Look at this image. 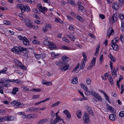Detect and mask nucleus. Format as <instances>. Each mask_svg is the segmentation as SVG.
Returning <instances> with one entry per match:
<instances>
[{
    "label": "nucleus",
    "mask_w": 124,
    "mask_h": 124,
    "mask_svg": "<svg viewBox=\"0 0 124 124\" xmlns=\"http://www.w3.org/2000/svg\"><path fill=\"white\" fill-rule=\"evenodd\" d=\"M11 50L14 53L18 54H20L21 52L24 53H26L27 52L26 49L21 46L14 48L11 49Z\"/></svg>",
    "instance_id": "nucleus-1"
},
{
    "label": "nucleus",
    "mask_w": 124,
    "mask_h": 124,
    "mask_svg": "<svg viewBox=\"0 0 124 124\" xmlns=\"http://www.w3.org/2000/svg\"><path fill=\"white\" fill-rule=\"evenodd\" d=\"M17 7L18 8L20 9L22 13H24L26 12H29L30 11V8L28 6H25L23 4H18Z\"/></svg>",
    "instance_id": "nucleus-2"
},
{
    "label": "nucleus",
    "mask_w": 124,
    "mask_h": 124,
    "mask_svg": "<svg viewBox=\"0 0 124 124\" xmlns=\"http://www.w3.org/2000/svg\"><path fill=\"white\" fill-rule=\"evenodd\" d=\"M14 62L17 65L20 67L21 69L23 70L26 69V67L23 65L21 62L17 60H15Z\"/></svg>",
    "instance_id": "nucleus-3"
},
{
    "label": "nucleus",
    "mask_w": 124,
    "mask_h": 124,
    "mask_svg": "<svg viewBox=\"0 0 124 124\" xmlns=\"http://www.w3.org/2000/svg\"><path fill=\"white\" fill-rule=\"evenodd\" d=\"M91 95L95 97V98L97 99L100 101H102V99L101 96L97 93L95 92H93L91 93Z\"/></svg>",
    "instance_id": "nucleus-4"
},
{
    "label": "nucleus",
    "mask_w": 124,
    "mask_h": 124,
    "mask_svg": "<svg viewBox=\"0 0 124 124\" xmlns=\"http://www.w3.org/2000/svg\"><path fill=\"white\" fill-rule=\"evenodd\" d=\"M37 6L39 8V9L40 11L45 14V12L47 11V9L46 8L42 7L41 4L39 3L37 4Z\"/></svg>",
    "instance_id": "nucleus-5"
},
{
    "label": "nucleus",
    "mask_w": 124,
    "mask_h": 124,
    "mask_svg": "<svg viewBox=\"0 0 124 124\" xmlns=\"http://www.w3.org/2000/svg\"><path fill=\"white\" fill-rule=\"evenodd\" d=\"M96 61V58L93 57L91 61L90 64L87 68L88 70H90L92 68L93 66L95 65Z\"/></svg>",
    "instance_id": "nucleus-6"
},
{
    "label": "nucleus",
    "mask_w": 124,
    "mask_h": 124,
    "mask_svg": "<svg viewBox=\"0 0 124 124\" xmlns=\"http://www.w3.org/2000/svg\"><path fill=\"white\" fill-rule=\"evenodd\" d=\"M84 122L85 123H88L89 120V115L85 113L84 114V116L83 117Z\"/></svg>",
    "instance_id": "nucleus-7"
},
{
    "label": "nucleus",
    "mask_w": 124,
    "mask_h": 124,
    "mask_svg": "<svg viewBox=\"0 0 124 124\" xmlns=\"http://www.w3.org/2000/svg\"><path fill=\"white\" fill-rule=\"evenodd\" d=\"M117 17L116 15L115 14H114L110 19H109V22L111 24H112L115 22V20H116Z\"/></svg>",
    "instance_id": "nucleus-8"
},
{
    "label": "nucleus",
    "mask_w": 124,
    "mask_h": 124,
    "mask_svg": "<svg viewBox=\"0 0 124 124\" xmlns=\"http://www.w3.org/2000/svg\"><path fill=\"white\" fill-rule=\"evenodd\" d=\"M114 30L112 28H110L108 29L107 31V35L108 36H110L113 34Z\"/></svg>",
    "instance_id": "nucleus-9"
},
{
    "label": "nucleus",
    "mask_w": 124,
    "mask_h": 124,
    "mask_svg": "<svg viewBox=\"0 0 124 124\" xmlns=\"http://www.w3.org/2000/svg\"><path fill=\"white\" fill-rule=\"evenodd\" d=\"M107 107L108 109L112 113H116V110L112 106L109 105L107 104Z\"/></svg>",
    "instance_id": "nucleus-10"
},
{
    "label": "nucleus",
    "mask_w": 124,
    "mask_h": 124,
    "mask_svg": "<svg viewBox=\"0 0 124 124\" xmlns=\"http://www.w3.org/2000/svg\"><path fill=\"white\" fill-rule=\"evenodd\" d=\"M24 38V39L23 40V43L25 46H28L30 44L29 41L26 37H25Z\"/></svg>",
    "instance_id": "nucleus-11"
},
{
    "label": "nucleus",
    "mask_w": 124,
    "mask_h": 124,
    "mask_svg": "<svg viewBox=\"0 0 124 124\" xmlns=\"http://www.w3.org/2000/svg\"><path fill=\"white\" fill-rule=\"evenodd\" d=\"M66 35L68 37L70 38L71 41H74L76 39L75 37L73 36L70 34H67Z\"/></svg>",
    "instance_id": "nucleus-12"
},
{
    "label": "nucleus",
    "mask_w": 124,
    "mask_h": 124,
    "mask_svg": "<svg viewBox=\"0 0 124 124\" xmlns=\"http://www.w3.org/2000/svg\"><path fill=\"white\" fill-rule=\"evenodd\" d=\"M54 124H56L57 123L59 122L62 120L63 121V119L59 116L56 117V118L54 119Z\"/></svg>",
    "instance_id": "nucleus-13"
},
{
    "label": "nucleus",
    "mask_w": 124,
    "mask_h": 124,
    "mask_svg": "<svg viewBox=\"0 0 124 124\" xmlns=\"http://www.w3.org/2000/svg\"><path fill=\"white\" fill-rule=\"evenodd\" d=\"M112 8L114 9L117 10L119 8V4L116 2L113 3L112 5Z\"/></svg>",
    "instance_id": "nucleus-14"
},
{
    "label": "nucleus",
    "mask_w": 124,
    "mask_h": 124,
    "mask_svg": "<svg viewBox=\"0 0 124 124\" xmlns=\"http://www.w3.org/2000/svg\"><path fill=\"white\" fill-rule=\"evenodd\" d=\"M15 117L14 116H5V118L6 119V121L14 120Z\"/></svg>",
    "instance_id": "nucleus-15"
},
{
    "label": "nucleus",
    "mask_w": 124,
    "mask_h": 124,
    "mask_svg": "<svg viewBox=\"0 0 124 124\" xmlns=\"http://www.w3.org/2000/svg\"><path fill=\"white\" fill-rule=\"evenodd\" d=\"M47 121V119H43L39 120L37 123V124H43L46 122Z\"/></svg>",
    "instance_id": "nucleus-16"
},
{
    "label": "nucleus",
    "mask_w": 124,
    "mask_h": 124,
    "mask_svg": "<svg viewBox=\"0 0 124 124\" xmlns=\"http://www.w3.org/2000/svg\"><path fill=\"white\" fill-rule=\"evenodd\" d=\"M78 9L82 13L85 12V10L83 7L81 5H79L78 6Z\"/></svg>",
    "instance_id": "nucleus-17"
},
{
    "label": "nucleus",
    "mask_w": 124,
    "mask_h": 124,
    "mask_svg": "<svg viewBox=\"0 0 124 124\" xmlns=\"http://www.w3.org/2000/svg\"><path fill=\"white\" fill-rule=\"evenodd\" d=\"M108 79L110 84L111 85L114 84L113 78L111 75H109L108 76Z\"/></svg>",
    "instance_id": "nucleus-18"
},
{
    "label": "nucleus",
    "mask_w": 124,
    "mask_h": 124,
    "mask_svg": "<svg viewBox=\"0 0 124 124\" xmlns=\"http://www.w3.org/2000/svg\"><path fill=\"white\" fill-rule=\"evenodd\" d=\"M116 115L114 114H110L109 115V118L111 120L113 121L115 120Z\"/></svg>",
    "instance_id": "nucleus-19"
},
{
    "label": "nucleus",
    "mask_w": 124,
    "mask_h": 124,
    "mask_svg": "<svg viewBox=\"0 0 124 124\" xmlns=\"http://www.w3.org/2000/svg\"><path fill=\"white\" fill-rule=\"evenodd\" d=\"M86 108L90 114L91 116H93V113L91 108L90 107L87 106L86 107Z\"/></svg>",
    "instance_id": "nucleus-20"
},
{
    "label": "nucleus",
    "mask_w": 124,
    "mask_h": 124,
    "mask_svg": "<svg viewBox=\"0 0 124 124\" xmlns=\"http://www.w3.org/2000/svg\"><path fill=\"white\" fill-rule=\"evenodd\" d=\"M68 3L70 4L73 6H75L76 5L75 2L74 0H68L67 3Z\"/></svg>",
    "instance_id": "nucleus-21"
},
{
    "label": "nucleus",
    "mask_w": 124,
    "mask_h": 124,
    "mask_svg": "<svg viewBox=\"0 0 124 124\" xmlns=\"http://www.w3.org/2000/svg\"><path fill=\"white\" fill-rule=\"evenodd\" d=\"M108 57L113 62H115V61L116 59L115 58L113 57V55L110 53L109 54Z\"/></svg>",
    "instance_id": "nucleus-22"
},
{
    "label": "nucleus",
    "mask_w": 124,
    "mask_h": 124,
    "mask_svg": "<svg viewBox=\"0 0 124 124\" xmlns=\"http://www.w3.org/2000/svg\"><path fill=\"white\" fill-rule=\"evenodd\" d=\"M111 46L114 50H117L119 49V48L118 45L116 44H111Z\"/></svg>",
    "instance_id": "nucleus-23"
},
{
    "label": "nucleus",
    "mask_w": 124,
    "mask_h": 124,
    "mask_svg": "<svg viewBox=\"0 0 124 124\" xmlns=\"http://www.w3.org/2000/svg\"><path fill=\"white\" fill-rule=\"evenodd\" d=\"M78 79L77 77H74L73 78L72 80V82L73 84H76L78 83Z\"/></svg>",
    "instance_id": "nucleus-24"
},
{
    "label": "nucleus",
    "mask_w": 124,
    "mask_h": 124,
    "mask_svg": "<svg viewBox=\"0 0 124 124\" xmlns=\"http://www.w3.org/2000/svg\"><path fill=\"white\" fill-rule=\"evenodd\" d=\"M85 62L84 61H82L81 62L80 66V69H83L85 67Z\"/></svg>",
    "instance_id": "nucleus-25"
},
{
    "label": "nucleus",
    "mask_w": 124,
    "mask_h": 124,
    "mask_svg": "<svg viewBox=\"0 0 124 124\" xmlns=\"http://www.w3.org/2000/svg\"><path fill=\"white\" fill-rule=\"evenodd\" d=\"M55 21L56 23H59L61 24H63V21L59 18H55Z\"/></svg>",
    "instance_id": "nucleus-26"
},
{
    "label": "nucleus",
    "mask_w": 124,
    "mask_h": 124,
    "mask_svg": "<svg viewBox=\"0 0 124 124\" xmlns=\"http://www.w3.org/2000/svg\"><path fill=\"white\" fill-rule=\"evenodd\" d=\"M62 60L63 61L62 62H64V61L65 62L67 61L68 60H69V58L65 56H64L62 57Z\"/></svg>",
    "instance_id": "nucleus-27"
},
{
    "label": "nucleus",
    "mask_w": 124,
    "mask_h": 124,
    "mask_svg": "<svg viewBox=\"0 0 124 124\" xmlns=\"http://www.w3.org/2000/svg\"><path fill=\"white\" fill-rule=\"evenodd\" d=\"M18 91V89L17 88L15 87L13 89L12 93L13 94H16L17 92Z\"/></svg>",
    "instance_id": "nucleus-28"
},
{
    "label": "nucleus",
    "mask_w": 124,
    "mask_h": 124,
    "mask_svg": "<svg viewBox=\"0 0 124 124\" xmlns=\"http://www.w3.org/2000/svg\"><path fill=\"white\" fill-rule=\"evenodd\" d=\"M1 81H2V82H3V84L4 83H9V80L8 78H2L1 79Z\"/></svg>",
    "instance_id": "nucleus-29"
},
{
    "label": "nucleus",
    "mask_w": 124,
    "mask_h": 124,
    "mask_svg": "<svg viewBox=\"0 0 124 124\" xmlns=\"http://www.w3.org/2000/svg\"><path fill=\"white\" fill-rule=\"evenodd\" d=\"M65 62L60 61L56 62L55 63L56 65L59 66L62 65Z\"/></svg>",
    "instance_id": "nucleus-30"
},
{
    "label": "nucleus",
    "mask_w": 124,
    "mask_h": 124,
    "mask_svg": "<svg viewBox=\"0 0 124 124\" xmlns=\"http://www.w3.org/2000/svg\"><path fill=\"white\" fill-rule=\"evenodd\" d=\"M111 72L112 75L113 77H117V75L116 70H112Z\"/></svg>",
    "instance_id": "nucleus-31"
},
{
    "label": "nucleus",
    "mask_w": 124,
    "mask_h": 124,
    "mask_svg": "<svg viewBox=\"0 0 124 124\" xmlns=\"http://www.w3.org/2000/svg\"><path fill=\"white\" fill-rule=\"evenodd\" d=\"M70 67L69 64H66L63 67L62 69L63 70H67L69 69Z\"/></svg>",
    "instance_id": "nucleus-32"
},
{
    "label": "nucleus",
    "mask_w": 124,
    "mask_h": 124,
    "mask_svg": "<svg viewBox=\"0 0 124 124\" xmlns=\"http://www.w3.org/2000/svg\"><path fill=\"white\" fill-rule=\"evenodd\" d=\"M77 19L81 22H83V19L80 16L78 15H77L76 16Z\"/></svg>",
    "instance_id": "nucleus-33"
},
{
    "label": "nucleus",
    "mask_w": 124,
    "mask_h": 124,
    "mask_svg": "<svg viewBox=\"0 0 124 124\" xmlns=\"http://www.w3.org/2000/svg\"><path fill=\"white\" fill-rule=\"evenodd\" d=\"M82 56L84 58V60L86 62L87 60L86 56L85 53L84 52H83L82 53Z\"/></svg>",
    "instance_id": "nucleus-34"
},
{
    "label": "nucleus",
    "mask_w": 124,
    "mask_h": 124,
    "mask_svg": "<svg viewBox=\"0 0 124 124\" xmlns=\"http://www.w3.org/2000/svg\"><path fill=\"white\" fill-rule=\"evenodd\" d=\"M92 92H93V91H88V90H87L85 92V95L88 96L90 95L91 94V93H92Z\"/></svg>",
    "instance_id": "nucleus-35"
},
{
    "label": "nucleus",
    "mask_w": 124,
    "mask_h": 124,
    "mask_svg": "<svg viewBox=\"0 0 124 124\" xmlns=\"http://www.w3.org/2000/svg\"><path fill=\"white\" fill-rule=\"evenodd\" d=\"M31 91H34L36 92H40L41 91V90L39 88H33L32 90H31Z\"/></svg>",
    "instance_id": "nucleus-36"
},
{
    "label": "nucleus",
    "mask_w": 124,
    "mask_h": 124,
    "mask_svg": "<svg viewBox=\"0 0 124 124\" xmlns=\"http://www.w3.org/2000/svg\"><path fill=\"white\" fill-rule=\"evenodd\" d=\"M120 29L122 31L124 32V23H121Z\"/></svg>",
    "instance_id": "nucleus-37"
},
{
    "label": "nucleus",
    "mask_w": 124,
    "mask_h": 124,
    "mask_svg": "<svg viewBox=\"0 0 124 124\" xmlns=\"http://www.w3.org/2000/svg\"><path fill=\"white\" fill-rule=\"evenodd\" d=\"M81 87L85 91H86L88 89V87L86 85H85L84 84L81 85Z\"/></svg>",
    "instance_id": "nucleus-38"
},
{
    "label": "nucleus",
    "mask_w": 124,
    "mask_h": 124,
    "mask_svg": "<svg viewBox=\"0 0 124 124\" xmlns=\"http://www.w3.org/2000/svg\"><path fill=\"white\" fill-rule=\"evenodd\" d=\"M100 48L99 46H98L96 48V50L95 51V56H97V54H98Z\"/></svg>",
    "instance_id": "nucleus-39"
},
{
    "label": "nucleus",
    "mask_w": 124,
    "mask_h": 124,
    "mask_svg": "<svg viewBox=\"0 0 124 124\" xmlns=\"http://www.w3.org/2000/svg\"><path fill=\"white\" fill-rule=\"evenodd\" d=\"M81 111H78L76 112L77 116L78 118H81Z\"/></svg>",
    "instance_id": "nucleus-40"
},
{
    "label": "nucleus",
    "mask_w": 124,
    "mask_h": 124,
    "mask_svg": "<svg viewBox=\"0 0 124 124\" xmlns=\"http://www.w3.org/2000/svg\"><path fill=\"white\" fill-rule=\"evenodd\" d=\"M43 44L45 45H49L50 43V42L47 40H45L43 42Z\"/></svg>",
    "instance_id": "nucleus-41"
},
{
    "label": "nucleus",
    "mask_w": 124,
    "mask_h": 124,
    "mask_svg": "<svg viewBox=\"0 0 124 124\" xmlns=\"http://www.w3.org/2000/svg\"><path fill=\"white\" fill-rule=\"evenodd\" d=\"M104 96L106 100L108 101L109 103H110V102L109 100V98L107 95L106 94L104 95Z\"/></svg>",
    "instance_id": "nucleus-42"
},
{
    "label": "nucleus",
    "mask_w": 124,
    "mask_h": 124,
    "mask_svg": "<svg viewBox=\"0 0 124 124\" xmlns=\"http://www.w3.org/2000/svg\"><path fill=\"white\" fill-rule=\"evenodd\" d=\"M60 103V101H58L56 103H55L54 104H53L51 106V107H55L56 106H57Z\"/></svg>",
    "instance_id": "nucleus-43"
},
{
    "label": "nucleus",
    "mask_w": 124,
    "mask_h": 124,
    "mask_svg": "<svg viewBox=\"0 0 124 124\" xmlns=\"http://www.w3.org/2000/svg\"><path fill=\"white\" fill-rule=\"evenodd\" d=\"M103 55L102 54L101 55L100 58V62L101 64L102 63V62L103 60Z\"/></svg>",
    "instance_id": "nucleus-44"
},
{
    "label": "nucleus",
    "mask_w": 124,
    "mask_h": 124,
    "mask_svg": "<svg viewBox=\"0 0 124 124\" xmlns=\"http://www.w3.org/2000/svg\"><path fill=\"white\" fill-rule=\"evenodd\" d=\"M3 84L1 85L2 87H8L10 86V84L9 83H6Z\"/></svg>",
    "instance_id": "nucleus-45"
},
{
    "label": "nucleus",
    "mask_w": 124,
    "mask_h": 124,
    "mask_svg": "<svg viewBox=\"0 0 124 124\" xmlns=\"http://www.w3.org/2000/svg\"><path fill=\"white\" fill-rule=\"evenodd\" d=\"M25 36L24 37H23L22 35H18V38L20 40H23L24 39V38H25Z\"/></svg>",
    "instance_id": "nucleus-46"
},
{
    "label": "nucleus",
    "mask_w": 124,
    "mask_h": 124,
    "mask_svg": "<svg viewBox=\"0 0 124 124\" xmlns=\"http://www.w3.org/2000/svg\"><path fill=\"white\" fill-rule=\"evenodd\" d=\"M31 23V21L30 20H28V21H27L26 22L25 24L27 26L29 27Z\"/></svg>",
    "instance_id": "nucleus-47"
},
{
    "label": "nucleus",
    "mask_w": 124,
    "mask_h": 124,
    "mask_svg": "<svg viewBox=\"0 0 124 124\" xmlns=\"http://www.w3.org/2000/svg\"><path fill=\"white\" fill-rule=\"evenodd\" d=\"M32 43L35 44H40V42L38 41L35 40H33L32 41Z\"/></svg>",
    "instance_id": "nucleus-48"
},
{
    "label": "nucleus",
    "mask_w": 124,
    "mask_h": 124,
    "mask_svg": "<svg viewBox=\"0 0 124 124\" xmlns=\"http://www.w3.org/2000/svg\"><path fill=\"white\" fill-rule=\"evenodd\" d=\"M40 95H33L32 96V99H37L39 97Z\"/></svg>",
    "instance_id": "nucleus-49"
},
{
    "label": "nucleus",
    "mask_w": 124,
    "mask_h": 124,
    "mask_svg": "<svg viewBox=\"0 0 124 124\" xmlns=\"http://www.w3.org/2000/svg\"><path fill=\"white\" fill-rule=\"evenodd\" d=\"M50 54L51 56L53 57H55L57 55V54L54 52L51 53Z\"/></svg>",
    "instance_id": "nucleus-50"
},
{
    "label": "nucleus",
    "mask_w": 124,
    "mask_h": 124,
    "mask_svg": "<svg viewBox=\"0 0 124 124\" xmlns=\"http://www.w3.org/2000/svg\"><path fill=\"white\" fill-rule=\"evenodd\" d=\"M120 116L122 117L124 116V111H121L119 114Z\"/></svg>",
    "instance_id": "nucleus-51"
},
{
    "label": "nucleus",
    "mask_w": 124,
    "mask_h": 124,
    "mask_svg": "<svg viewBox=\"0 0 124 124\" xmlns=\"http://www.w3.org/2000/svg\"><path fill=\"white\" fill-rule=\"evenodd\" d=\"M31 116L30 114L27 115H24V116H23V118H30V116Z\"/></svg>",
    "instance_id": "nucleus-52"
},
{
    "label": "nucleus",
    "mask_w": 124,
    "mask_h": 124,
    "mask_svg": "<svg viewBox=\"0 0 124 124\" xmlns=\"http://www.w3.org/2000/svg\"><path fill=\"white\" fill-rule=\"evenodd\" d=\"M120 17L121 20L123 21V22L124 21V15L123 14H120Z\"/></svg>",
    "instance_id": "nucleus-53"
},
{
    "label": "nucleus",
    "mask_w": 124,
    "mask_h": 124,
    "mask_svg": "<svg viewBox=\"0 0 124 124\" xmlns=\"http://www.w3.org/2000/svg\"><path fill=\"white\" fill-rule=\"evenodd\" d=\"M120 39L121 42L124 43V36L122 35H121Z\"/></svg>",
    "instance_id": "nucleus-54"
},
{
    "label": "nucleus",
    "mask_w": 124,
    "mask_h": 124,
    "mask_svg": "<svg viewBox=\"0 0 124 124\" xmlns=\"http://www.w3.org/2000/svg\"><path fill=\"white\" fill-rule=\"evenodd\" d=\"M66 115L67 117L68 118V119H67V120L68 121H69V120L70 118L71 117V115L70 114V112H69V113H68V114H67V115Z\"/></svg>",
    "instance_id": "nucleus-55"
},
{
    "label": "nucleus",
    "mask_w": 124,
    "mask_h": 124,
    "mask_svg": "<svg viewBox=\"0 0 124 124\" xmlns=\"http://www.w3.org/2000/svg\"><path fill=\"white\" fill-rule=\"evenodd\" d=\"M86 81L88 85L90 84L91 82V80L89 78L86 79Z\"/></svg>",
    "instance_id": "nucleus-56"
},
{
    "label": "nucleus",
    "mask_w": 124,
    "mask_h": 124,
    "mask_svg": "<svg viewBox=\"0 0 124 124\" xmlns=\"http://www.w3.org/2000/svg\"><path fill=\"white\" fill-rule=\"evenodd\" d=\"M71 31H73L74 29L73 25H70L68 28Z\"/></svg>",
    "instance_id": "nucleus-57"
},
{
    "label": "nucleus",
    "mask_w": 124,
    "mask_h": 124,
    "mask_svg": "<svg viewBox=\"0 0 124 124\" xmlns=\"http://www.w3.org/2000/svg\"><path fill=\"white\" fill-rule=\"evenodd\" d=\"M20 103H20V102H18L17 103H16V104H15V105L14 106V107L16 108H17L19 107Z\"/></svg>",
    "instance_id": "nucleus-58"
},
{
    "label": "nucleus",
    "mask_w": 124,
    "mask_h": 124,
    "mask_svg": "<svg viewBox=\"0 0 124 124\" xmlns=\"http://www.w3.org/2000/svg\"><path fill=\"white\" fill-rule=\"evenodd\" d=\"M41 58L43 59L45 58L46 56V54L45 53H43L40 54Z\"/></svg>",
    "instance_id": "nucleus-59"
},
{
    "label": "nucleus",
    "mask_w": 124,
    "mask_h": 124,
    "mask_svg": "<svg viewBox=\"0 0 124 124\" xmlns=\"http://www.w3.org/2000/svg\"><path fill=\"white\" fill-rule=\"evenodd\" d=\"M118 2L120 5L122 6L124 3V0H118Z\"/></svg>",
    "instance_id": "nucleus-60"
},
{
    "label": "nucleus",
    "mask_w": 124,
    "mask_h": 124,
    "mask_svg": "<svg viewBox=\"0 0 124 124\" xmlns=\"http://www.w3.org/2000/svg\"><path fill=\"white\" fill-rule=\"evenodd\" d=\"M62 48L63 49L65 50H69L70 49V48L69 47L64 46H62Z\"/></svg>",
    "instance_id": "nucleus-61"
},
{
    "label": "nucleus",
    "mask_w": 124,
    "mask_h": 124,
    "mask_svg": "<svg viewBox=\"0 0 124 124\" xmlns=\"http://www.w3.org/2000/svg\"><path fill=\"white\" fill-rule=\"evenodd\" d=\"M50 114L51 116L53 117H54V116H55V114L53 110H52L51 111V112L50 113Z\"/></svg>",
    "instance_id": "nucleus-62"
},
{
    "label": "nucleus",
    "mask_w": 124,
    "mask_h": 124,
    "mask_svg": "<svg viewBox=\"0 0 124 124\" xmlns=\"http://www.w3.org/2000/svg\"><path fill=\"white\" fill-rule=\"evenodd\" d=\"M62 40L64 41H65L67 43H69L70 42L69 40L68 39H67L65 37H63L62 38Z\"/></svg>",
    "instance_id": "nucleus-63"
},
{
    "label": "nucleus",
    "mask_w": 124,
    "mask_h": 124,
    "mask_svg": "<svg viewBox=\"0 0 124 124\" xmlns=\"http://www.w3.org/2000/svg\"><path fill=\"white\" fill-rule=\"evenodd\" d=\"M99 16L102 19H104L105 17V16L104 15L102 14H100Z\"/></svg>",
    "instance_id": "nucleus-64"
}]
</instances>
